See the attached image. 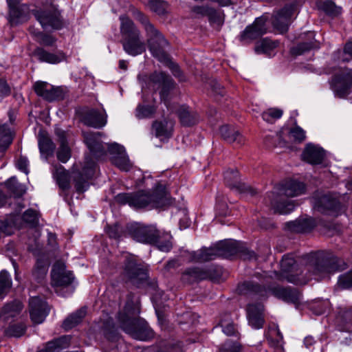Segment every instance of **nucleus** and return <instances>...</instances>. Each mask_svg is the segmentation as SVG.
I'll list each match as a JSON object with an SVG mask.
<instances>
[{
    "instance_id": "f257e3e1",
    "label": "nucleus",
    "mask_w": 352,
    "mask_h": 352,
    "mask_svg": "<svg viewBox=\"0 0 352 352\" xmlns=\"http://www.w3.org/2000/svg\"><path fill=\"white\" fill-rule=\"evenodd\" d=\"M116 201L120 204H128L134 208L146 206L160 208L171 203L166 185L160 182L155 185L152 194L144 190L133 193H120L116 197Z\"/></svg>"
},
{
    "instance_id": "f03ea898",
    "label": "nucleus",
    "mask_w": 352,
    "mask_h": 352,
    "mask_svg": "<svg viewBox=\"0 0 352 352\" xmlns=\"http://www.w3.org/2000/svg\"><path fill=\"white\" fill-rule=\"evenodd\" d=\"M305 192V186L303 183L289 180L275 188L274 191L270 192L265 200L270 204L274 212L287 214L295 208L294 201L288 200L287 197H296Z\"/></svg>"
},
{
    "instance_id": "7ed1b4c3",
    "label": "nucleus",
    "mask_w": 352,
    "mask_h": 352,
    "mask_svg": "<svg viewBox=\"0 0 352 352\" xmlns=\"http://www.w3.org/2000/svg\"><path fill=\"white\" fill-rule=\"evenodd\" d=\"M238 254L244 256L247 254L246 258L250 259L254 256V253L248 251L241 242L225 240L218 243L214 247L188 252L187 258L190 262L202 263L215 259L217 257L228 258Z\"/></svg>"
},
{
    "instance_id": "20e7f679",
    "label": "nucleus",
    "mask_w": 352,
    "mask_h": 352,
    "mask_svg": "<svg viewBox=\"0 0 352 352\" xmlns=\"http://www.w3.org/2000/svg\"><path fill=\"white\" fill-rule=\"evenodd\" d=\"M307 270L316 276V278H322L328 274L346 268V264L342 261L334 256L330 252L319 251L311 252L304 256Z\"/></svg>"
},
{
    "instance_id": "39448f33",
    "label": "nucleus",
    "mask_w": 352,
    "mask_h": 352,
    "mask_svg": "<svg viewBox=\"0 0 352 352\" xmlns=\"http://www.w3.org/2000/svg\"><path fill=\"white\" fill-rule=\"evenodd\" d=\"M135 17L144 27L147 37V44L152 55L160 62L168 60L166 48L168 42L162 34L150 22L148 18L140 11L134 12Z\"/></svg>"
},
{
    "instance_id": "423d86ee",
    "label": "nucleus",
    "mask_w": 352,
    "mask_h": 352,
    "mask_svg": "<svg viewBox=\"0 0 352 352\" xmlns=\"http://www.w3.org/2000/svg\"><path fill=\"white\" fill-rule=\"evenodd\" d=\"M120 20L121 43L124 51L133 56L144 53L146 51V44L133 21L125 15L120 16Z\"/></svg>"
},
{
    "instance_id": "0eeeda50",
    "label": "nucleus",
    "mask_w": 352,
    "mask_h": 352,
    "mask_svg": "<svg viewBox=\"0 0 352 352\" xmlns=\"http://www.w3.org/2000/svg\"><path fill=\"white\" fill-rule=\"evenodd\" d=\"M173 80L166 73L155 72L143 78L142 86L154 91H160L161 100L167 106L166 100L170 91L173 88Z\"/></svg>"
},
{
    "instance_id": "6e6552de",
    "label": "nucleus",
    "mask_w": 352,
    "mask_h": 352,
    "mask_svg": "<svg viewBox=\"0 0 352 352\" xmlns=\"http://www.w3.org/2000/svg\"><path fill=\"white\" fill-rule=\"evenodd\" d=\"M119 320L122 329L133 338L141 341H146L154 336L153 330L144 321L120 315Z\"/></svg>"
},
{
    "instance_id": "1a4fd4ad",
    "label": "nucleus",
    "mask_w": 352,
    "mask_h": 352,
    "mask_svg": "<svg viewBox=\"0 0 352 352\" xmlns=\"http://www.w3.org/2000/svg\"><path fill=\"white\" fill-rule=\"evenodd\" d=\"M32 14L44 30H60L65 25L60 12L55 7L34 10Z\"/></svg>"
},
{
    "instance_id": "9d476101",
    "label": "nucleus",
    "mask_w": 352,
    "mask_h": 352,
    "mask_svg": "<svg viewBox=\"0 0 352 352\" xmlns=\"http://www.w3.org/2000/svg\"><path fill=\"white\" fill-rule=\"evenodd\" d=\"M122 277L124 282L139 287L146 280L148 275L146 270L138 264L134 258H129L126 260Z\"/></svg>"
},
{
    "instance_id": "9b49d317",
    "label": "nucleus",
    "mask_w": 352,
    "mask_h": 352,
    "mask_svg": "<svg viewBox=\"0 0 352 352\" xmlns=\"http://www.w3.org/2000/svg\"><path fill=\"white\" fill-rule=\"evenodd\" d=\"M128 235L136 241L153 244L159 236V230L154 226H144L140 223H131L126 226Z\"/></svg>"
},
{
    "instance_id": "f8f14e48",
    "label": "nucleus",
    "mask_w": 352,
    "mask_h": 352,
    "mask_svg": "<svg viewBox=\"0 0 352 352\" xmlns=\"http://www.w3.org/2000/svg\"><path fill=\"white\" fill-rule=\"evenodd\" d=\"M280 274L279 280H285L289 283L294 284H305L307 280L301 277L298 272L296 261L294 258L289 254L283 256L280 262Z\"/></svg>"
},
{
    "instance_id": "ddd939ff",
    "label": "nucleus",
    "mask_w": 352,
    "mask_h": 352,
    "mask_svg": "<svg viewBox=\"0 0 352 352\" xmlns=\"http://www.w3.org/2000/svg\"><path fill=\"white\" fill-rule=\"evenodd\" d=\"M34 90L38 96L50 102L63 100L67 94V87H54L43 81L36 82Z\"/></svg>"
},
{
    "instance_id": "4468645a",
    "label": "nucleus",
    "mask_w": 352,
    "mask_h": 352,
    "mask_svg": "<svg viewBox=\"0 0 352 352\" xmlns=\"http://www.w3.org/2000/svg\"><path fill=\"white\" fill-rule=\"evenodd\" d=\"M331 85L338 97L340 98L346 97L349 94V89L352 85V69L346 68L336 74Z\"/></svg>"
},
{
    "instance_id": "2eb2a0df",
    "label": "nucleus",
    "mask_w": 352,
    "mask_h": 352,
    "mask_svg": "<svg viewBox=\"0 0 352 352\" xmlns=\"http://www.w3.org/2000/svg\"><path fill=\"white\" fill-rule=\"evenodd\" d=\"M8 6V20L11 25H17L28 21L29 18V6L16 2V0H7Z\"/></svg>"
},
{
    "instance_id": "dca6fc26",
    "label": "nucleus",
    "mask_w": 352,
    "mask_h": 352,
    "mask_svg": "<svg viewBox=\"0 0 352 352\" xmlns=\"http://www.w3.org/2000/svg\"><path fill=\"white\" fill-rule=\"evenodd\" d=\"M268 19L267 15L256 18L252 25H248L240 36V40L248 43L265 34L267 32L266 22Z\"/></svg>"
},
{
    "instance_id": "f3484780",
    "label": "nucleus",
    "mask_w": 352,
    "mask_h": 352,
    "mask_svg": "<svg viewBox=\"0 0 352 352\" xmlns=\"http://www.w3.org/2000/svg\"><path fill=\"white\" fill-rule=\"evenodd\" d=\"M50 309L47 302L38 296L32 297L29 300V313L32 322L35 324H41L49 314Z\"/></svg>"
},
{
    "instance_id": "a211bd4d",
    "label": "nucleus",
    "mask_w": 352,
    "mask_h": 352,
    "mask_svg": "<svg viewBox=\"0 0 352 352\" xmlns=\"http://www.w3.org/2000/svg\"><path fill=\"white\" fill-rule=\"evenodd\" d=\"M64 263L57 261L53 265L51 277L52 285L54 287H67L74 280V277L72 272L66 271Z\"/></svg>"
},
{
    "instance_id": "6ab92c4d",
    "label": "nucleus",
    "mask_w": 352,
    "mask_h": 352,
    "mask_svg": "<svg viewBox=\"0 0 352 352\" xmlns=\"http://www.w3.org/2000/svg\"><path fill=\"white\" fill-rule=\"evenodd\" d=\"M294 10L295 5L289 4L278 10L273 15L272 23L274 28L280 33L287 31Z\"/></svg>"
},
{
    "instance_id": "aec40b11",
    "label": "nucleus",
    "mask_w": 352,
    "mask_h": 352,
    "mask_svg": "<svg viewBox=\"0 0 352 352\" xmlns=\"http://www.w3.org/2000/svg\"><path fill=\"white\" fill-rule=\"evenodd\" d=\"M108 151L112 155V163L120 170L129 171L131 168L132 164L123 146L117 143L111 144L108 146Z\"/></svg>"
},
{
    "instance_id": "412c9836",
    "label": "nucleus",
    "mask_w": 352,
    "mask_h": 352,
    "mask_svg": "<svg viewBox=\"0 0 352 352\" xmlns=\"http://www.w3.org/2000/svg\"><path fill=\"white\" fill-rule=\"evenodd\" d=\"M270 292L275 297L296 306L299 305L302 301V295L296 288L274 286L270 288Z\"/></svg>"
},
{
    "instance_id": "4be33fe9",
    "label": "nucleus",
    "mask_w": 352,
    "mask_h": 352,
    "mask_svg": "<svg viewBox=\"0 0 352 352\" xmlns=\"http://www.w3.org/2000/svg\"><path fill=\"white\" fill-rule=\"evenodd\" d=\"M314 208L318 212L336 217L341 211V205L340 202L330 195H325L322 196L315 203Z\"/></svg>"
},
{
    "instance_id": "5701e85b",
    "label": "nucleus",
    "mask_w": 352,
    "mask_h": 352,
    "mask_svg": "<svg viewBox=\"0 0 352 352\" xmlns=\"http://www.w3.org/2000/svg\"><path fill=\"white\" fill-rule=\"evenodd\" d=\"M101 133L99 132H85L83 133L85 142L90 152L96 157L99 158L105 154V148L100 141Z\"/></svg>"
},
{
    "instance_id": "b1692460",
    "label": "nucleus",
    "mask_w": 352,
    "mask_h": 352,
    "mask_svg": "<svg viewBox=\"0 0 352 352\" xmlns=\"http://www.w3.org/2000/svg\"><path fill=\"white\" fill-rule=\"evenodd\" d=\"M247 316L249 324L252 328L261 329L265 322L263 305L261 303L249 305L247 308Z\"/></svg>"
},
{
    "instance_id": "393cba45",
    "label": "nucleus",
    "mask_w": 352,
    "mask_h": 352,
    "mask_svg": "<svg viewBox=\"0 0 352 352\" xmlns=\"http://www.w3.org/2000/svg\"><path fill=\"white\" fill-rule=\"evenodd\" d=\"M224 182L230 188L247 192L252 195L256 193L252 187L241 182L239 172L236 169L228 170L224 173Z\"/></svg>"
},
{
    "instance_id": "a878e982",
    "label": "nucleus",
    "mask_w": 352,
    "mask_h": 352,
    "mask_svg": "<svg viewBox=\"0 0 352 352\" xmlns=\"http://www.w3.org/2000/svg\"><path fill=\"white\" fill-rule=\"evenodd\" d=\"M83 120L85 124L88 126L102 128L107 124V114L104 110L99 111L92 109L85 113Z\"/></svg>"
},
{
    "instance_id": "bb28decb",
    "label": "nucleus",
    "mask_w": 352,
    "mask_h": 352,
    "mask_svg": "<svg viewBox=\"0 0 352 352\" xmlns=\"http://www.w3.org/2000/svg\"><path fill=\"white\" fill-rule=\"evenodd\" d=\"M33 55L40 61L50 64H57L65 59L63 52L58 51L56 53L47 52L43 47H37L33 52Z\"/></svg>"
},
{
    "instance_id": "cd10ccee",
    "label": "nucleus",
    "mask_w": 352,
    "mask_h": 352,
    "mask_svg": "<svg viewBox=\"0 0 352 352\" xmlns=\"http://www.w3.org/2000/svg\"><path fill=\"white\" fill-rule=\"evenodd\" d=\"M302 159L311 164H320L324 157V151L318 146L308 144L302 153Z\"/></svg>"
},
{
    "instance_id": "c85d7f7f",
    "label": "nucleus",
    "mask_w": 352,
    "mask_h": 352,
    "mask_svg": "<svg viewBox=\"0 0 352 352\" xmlns=\"http://www.w3.org/2000/svg\"><path fill=\"white\" fill-rule=\"evenodd\" d=\"M336 322L340 331L352 333V307L341 309Z\"/></svg>"
},
{
    "instance_id": "c756f323",
    "label": "nucleus",
    "mask_w": 352,
    "mask_h": 352,
    "mask_svg": "<svg viewBox=\"0 0 352 352\" xmlns=\"http://www.w3.org/2000/svg\"><path fill=\"white\" fill-rule=\"evenodd\" d=\"M177 113L179 118L180 122L183 126H190L197 124L199 120V116L196 111L189 109L187 106H181Z\"/></svg>"
},
{
    "instance_id": "7c9ffc66",
    "label": "nucleus",
    "mask_w": 352,
    "mask_h": 352,
    "mask_svg": "<svg viewBox=\"0 0 352 352\" xmlns=\"http://www.w3.org/2000/svg\"><path fill=\"white\" fill-rule=\"evenodd\" d=\"M307 36L309 39L308 41L300 43L297 45L291 48L290 52L292 55L300 56L312 49L319 47L318 43L314 39V32H307Z\"/></svg>"
},
{
    "instance_id": "2f4dec72",
    "label": "nucleus",
    "mask_w": 352,
    "mask_h": 352,
    "mask_svg": "<svg viewBox=\"0 0 352 352\" xmlns=\"http://www.w3.org/2000/svg\"><path fill=\"white\" fill-rule=\"evenodd\" d=\"M206 274L204 272V268L190 267L186 269L182 274L181 279L182 282L188 284H192L195 282L206 280Z\"/></svg>"
},
{
    "instance_id": "473e14b6",
    "label": "nucleus",
    "mask_w": 352,
    "mask_h": 352,
    "mask_svg": "<svg viewBox=\"0 0 352 352\" xmlns=\"http://www.w3.org/2000/svg\"><path fill=\"white\" fill-rule=\"evenodd\" d=\"M174 123L171 120H164L153 123L152 129L157 138H169L173 130Z\"/></svg>"
},
{
    "instance_id": "72a5a7b5",
    "label": "nucleus",
    "mask_w": 352,
    "mask_h": 352,
    "mask_svg": "<svg viewBox=\"0 0 352 352\" xmlns=\"http://www.w3.org/2000/svg\"><path fill=\"white\" fill-rule=\"evenodd\" d=\"M219 132L221 137L230 143L237 142L241 144L243 142V137L240 133L230 126H222L219 129Z\"/></svg>"
},
{
    "instance_id": "f704fd0d",
    "label": "nucleus",
    "mask_w": 352,
    "mask_h": 352,
    "mask_svg": "<svg viewBox=\"0 0 352 352\" xmlns=\"http://www.w3.org/2000/svg\"><path fill=\"white\" fill-rule=\"evenodd\" d=\"M287 228L295 232H305L314 227V221L311 219H298L294 221L287 222Z\"/></svg>"
},
{
    "instance_id": "c9c22d12",
    "label": "nucleus",
    "mask_w": 352,
    "mask_h": 352,
    "mask_svg": "<svg viewBox=\"0 0 352 352\" xmlns=\"http://www.w3.org/2000/svg\"><path fill=\"white\" fill-rule=\"evenodd\" d=\"M22 309V303L19 300H14L10 303L6 304L3 307L2 311L0 313V317L3 320L14 317L19 314Z\"/></svg>"
},
{
    "instance_id": "e433bc0d",
    "label": "nucleus",
    "mask_w": 352,
    "mask_h": 352,
    "mask_svg": "<svg viewBox=\"0 0 352 352\" xmlns=\"http://www.w3.org/2000/svg\"><path fill=\"white\" fill-rule=\"evenodd\" d=\"M278 41H272L268 38H263L257 42L255 46V51L258 54L270 55L271 53L278 46Z\"/></svg>"
},
{
    "instance_id": "4c0bfd02",
    "label": "nucleus",
    "mask_w": 352,
    "mask_h": 352,
    "mask_svg": "<svg viewBox=\"0 0 352 352\" xmlns=\"http://www.w3.org/2000/svg\"><path fill=\"white\" fill-rule=\"evenodd\" d=\"M86 315V309L82 308L68 316L63 322V328L68 331L79 324Z\"/></svg>"
},
{
    "instance_id": "58836bf2",
    "label": "nucleus",
    "mask_w": 352,
    "mask_h": 352,
    "mask_svg": "<svg viewBox=\"0 0 352 352\" xmlns=\"http://www.w3.org/2000/svg\"><path fill=\"white\" fill-rule=\"evenodd\" d=\"M53 175L60 188L65 190L69 188L68 175L62 166L59 165L58 166L54 167Z\"/></svg>"
},
{
    "instance_id": "ea45409f",
    "label": "nucleus",
    "mask_w": 352,
    "mask_h": 352,
    "mask_svg": "<svg viewBox=\"0 0 352 352\" xmlns=\"http://www.w3.org/2000/svg\"><path fill=\"white\" fill-rule=\"evenodd\" d=\"M13 136L6 124L0 126V152H4L12 142Z\"/></svg>"
},
{
    "instance_id": "a19ab883",
    "label": "nucleus",
    "mask_w": 352,
    "mask_h": 352,
    "mask_svg": "<svg viewBox=\"0 0 352 352\" xmlns=\"http://www.w3.org/2000/svg\"><path fill=\"white\" fill-rule=\"evenodd\" d=\"M105 230L109 238L113 239L116 241H119L128 235L126 228H124L119 224L107 226Z\"/></svg>"
},
{
    "instance_id": "79ce46f5",
    "label": "nucleus",
    "mask_w": 352,
    "mask_h": 352,
    "mask_svg": "<svg viewBox=\"0 0 352 352\" xmlns=\"http://www.w3.org/2000/svg\"><path fill=\"white\" fill-rule=\"evenodd\" d=\"M204 272L206 274V279H210L213 282H219L224 279L223 270L221 267L210 265L207 268H204Z\"/></svg>"
},
{
    "instance_id": "37998d69",
    "label": "nucleus",
    "mask_w": 352,
    "mask_h": 352,
    "mask_svg": "<svg viewBox=\"0 0 352 352\" xmlns=\"http://www.w3.org/2000/svg\"><path fill=\"white\" fill-rule=\"evenodd\" d=\"M148 8L158 15H165L168 13V4L163 0H149Z\"/></svg>"
},
{
    "instance_id": "c03bdc74",
    "label": "nucleus",
    "mask_w": 352,
    "mask_h": 352,
    "mask_svg": "<svg viewBox=\"0 0 352 352\" xmlns=\"http://www.w3.org/2000/svg\"><path fill=\"white\" fill-rule=\"evenodd\" d=\"M170 239L171 236L169 234L164 233L161 234L159 231V236H157L153 244L156 245L157 248L162 252H169L172 248Z\"/></svg>"
},
{
    "instance_id": "a18cd8bd",
    "label": "nucleus",
    "mask_w": 352,
    "mask_h": 352,
    "mask_svg": "<svg viewBox=\"0 0 352 352\" xmlns=\"http://www.w3.org/2000/svg\"><path fill=\"white\" fill-rule=\"evenodd\" d=\"M209 23L211 25L221 26L224 22V13L220 10H217L210 6L207 16Z\"/></svg>"
},
{
    "instance_id": "49530a36",
    "label": "nucleus",
    "mask_w": 352,
    "mask_h": 352,
    "mask_svg": "<svg viewBox=\"0 0 352 352\" xmlns=\"http://www.w3.org/2000/svg\"><path fill=\"white\" fill-rule=\"evenodd\" d=\"M27 326L23 322L10 325L6 330L5 334L9 337L19 338L26 331Z\"/></svg>"
},
{
    "instance_id": "de8ad7c7",
    "label": "nucleus",
    "mask_w": 352,
    "mask_h": 352,
    "mask_svg": "<svg viewBox=\"0 0 352 352\" xmlns=\"http://www.w3.org/2000/svg\"><path fill=\"white\" fill-rule=\"evenodd\" d=\"M8 189L16 197H21L25 192V188L16 180L15 177H12L6 182Z\"/></svg>"
},
{
    "instance_id": "09e8293b",
    "label": "nucleus",
    "mask_w": 352,
    "mask_h": 352,
    "mask_svg": "<svg viewBox=\"0 0 352 352\" xmlns=\"http://www.w3.org/2000/svg\"><path fill=\"white\" fill-rule=\"evenodd\" d=\"M38 146L41 153L46 155H52L56 147L52 140L47 136L40 137Z\"/></svg>"
},
{
    "instance_id": "8fccbe9b",
    "label": "nucleus",
    "mask_w": 352,
    "mask_h": 352,
    "mask_svg": "<svg viewBox=\"0 0 352 352\" xmlns=\"http://www.w3.org/2000/svg\"><path fill=\"white\" fill-rule=\"evenodd\" d=\"M71 157V151L65 137L60 138V146L57 152V158L63 163L67 162Z\"/></svg>"
},
{
    "instance_id": "3c124183",
    "label": "nucleus",
    "mask_w": 352,
    "mask_h": 352,
    "mask_svg": "<svg viewBox=\"0 0 352 352\" xmlns=\"http://www.w3.org/2000/svg\"><path fill=\"white\" fill-rule=\"evenodd\" d=\"M283 111L277 108H270L262 113V118L267 122L273 123L283 116Z\"/></svg>"
},
{
    "instance_id": "603ef678",
    "label": "nucleus",
    "mask_w": 352,
    "mask_h": 352,
    "mask_svg": "<svg viewBox=\"0 0 352 352\" xmlns=\"http://www.w3.org/2000/svg\"><path fill=\"white\" fill-rule=\"evenodd\" d=\"M320 8L327 14L332 16H336L341 13V8L336 6L333 1L329 0L322 2Z\"/></svg>"
},
{
    "instance_id": "864d4df0",
    "label": "nucleus",
    "mask_w": 352,
    "mask_h": 352,
    "mask_svg": "<svg viewBox=\"0 0 352 352\" xmlns=\"http://www.w3.org/2000/svg\"><path fill=\"white\" fill-rule=\"evenodd\" d=\"M12 286V280L6 271L0 272V297L7 293Z\"/></svg>"
},
{
    "instance_id": "5fc2aeb1",
    "label": "nucleus",
    "mask_w": 352,
    "mask_h": 352,
    "mask_svg": "<svg viewBox=\"0 0 352 352\" xmlns=\"http://www.w3.org/2000/svg\"><path fill=\"white\" fill-rule=\"evenodd\" d=\"M12 286V280L6 271L0 272V297L7 293Z\"/></svg>"
},
{
    "instance_id": "6e6d98bb",
    "label": "nucleus",
    "mask_w": 352,
    "mask_h": 352,
    "mask_svg": "<svg viewBox=\"0 0 352 352\" xmlns=\"http://www.w3.org/2000/svg\"><path fill=\"white\" fill-rule=\"evenodd\" d=\"M12 286V280L6 271L0 272V297L7 293Z\"/></svg>"
},
{
    "instance_id": "4d7b16f0",
    "label": "nucleus",
    "mask_w": 352,
    "mask_h": 352,
    "mask_svg": "<svg viewBox=\"0 0 352 352\" xmlns=\"http://www.w3.org/2000/svg\"><path fill=\"white\" fill-rule=\"evenodd\" d=\"M289 137L290 140L300 143L305 140V131L300 126H296L290 129Z\"/></svg>"
},
{
    "instance_id": "13d9d810",
    "label": "nucleus",
    "mask_w": 352,
    "mask_h": 352,
    "mask_svg": "<svg viewBox=\"0 0 352 352\" xmlns=\"http://www.w3.org/2000/svg\"><path fill=\"white\" fill-rule=\"evenodd\" d=\"M226 318L221 320L219 324L222 327L223 331L225 334L230 336H233L236 333V329L234 324L232 322L229 321V315H226Z\"/></svg>"
},
{
    "instance_id": "bf43d9fd",
    "label": "nucleus",
    "mask_w": 352,
    "mask_h": 352,
    "mask_svg": "<svg viewBox=\"0 0 352 352\" xmlns=\"http://www.w3.org/2000/svg\"><path fill=\"white\" fill-rule=\"evenodd\" d=\"M36 36L37 41L45 46H53L56 42V38L52 35L44 34L43 32L34 33Z\"/></svg>"
},
{
    "instance_id": "052dcab7",
    "label": "nucleus",
    "mask_w": 352,
    "mask_h": 352,
    "mask_svg": "<svg viewBox=\"0 0 352 352\" xmlns=\"http://www.w3.org/2000/svg\"><path fill=\"white\" fill-rule=\"evenodd\" d=\"M47 271V266L43 262L41 261H37L34 272L33 275L38 279L43 278Z\"/></svg>"
},
{
    "instance_id": "680f3d73",
    "label": "nucleus",
    "mask_w": 352,
    "mask_h": 352,
    "mask_svg": "<svg viewBox=\"0 0 352 352\" xmlns=\"http://www.w3.org/2000/svg\"><path fill=\"white\" fill-rule=\"evenodd\" d=\"M338 283L344 289L352 287V270L340 276Z\"/></svg>"
},
{
    "instance_id": "e2e57ef3",
    "label": "nucleus",
    "mask_w": 352,
    "mask_h": 352,
    "mask_svg": "<svg viewBox=\"0 0 352 352\" xmlns=\"http://www.w3.org/2000/svg\"><path fill=\"white\" fill-rule=\"evenodd\" d=\"M210 8L209 6H195L191 8V12L195 17H204L207 16Z\"/></svg>"
},
{
    "instance_id": "0e129e2a",
    "label": "nucleus",
    "mask_w": 352,
    "mask_h": 352,
    "mask_svg": "<svg viewBox=\"0 0 352 352\" xmlns=\"http://www.w3.org/2000/svg\"><path fill=\"white\" fill-rule=\"evenodd\" d=\"M23 219L31 225H35L38 223L37 212L34 210L29 209L24 212Z\"/></svg>"
},
{
    "instance_id": "69168bd1",
    "label": "nucleus",
    "mask_w": 352,
    "mask_h": 352,
    "mask_svg": "<svg viewBox=\"0 0 352 352\" xmlns=\"http://www.w3.org/2000/svg\"><path fill=\"white\" fill-rule=\"evenodd\" d=\"M155 112L152 106H138L137 108V117L139 118L148 117Z\"/></svg>"
},
{
    "instance_id": "338daca9",
    "label": "nucleus",
    "mask_w": 352,
    "mask_h": 352,
    "mask_svg": "<svg viewBox=\"0 0 352 352\" xmlns=\"http://www.w3.org/2000/svg\"><path fill=\"white\" fill-rule=\"evenodd\" d=\"M166 63H168V66L169 67V69L171 70L173 74L178 78L180 80H185V77L183 76L182 74V72L179 68V67L178 66V65H177L176 63H173V62H171L170 60V59L168 58V60L166 62Z\"/></svg>"
},
{
    "instance_id": "774afa93",
    "label": "nucleus",
    "mask_w": 352,
    "mask_h": 352,
    "mask_svg": "<svg viewBox=\"0 0 352 352\" xmlns=\"http://www.w3.org/2000/svg\"><path fill=\"white\" fill-rule=\"evenodd\" d=\"M220 352H241V345L238 343H226L221 349Z\"/></svg>"
}]
</instances>
